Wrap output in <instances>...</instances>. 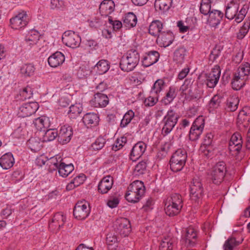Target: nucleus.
Segmentation results:
<instances>
[{
    "label": "nucleus",
    "mask_w": 250,
    "mask_h": 250,
    "mask_svg": "<svg viewBox=\"0 0 250 250\" xmlns=\"http://www.w3.org/2000/svg\"><path fill=\"white\" fill-rule=\"evenodd\" d=\"M64 60V56L62 53L56 52L48 58V62L50 66L56 67L62 64Z\"/></svg>",
    "instance_id": "obj_28"
},
{
    "label": "nucleus",
    "mask_w": 250,
    "mask_h": 250,
    "mask_svg": "<svg viewBox=\"0 0 250 250\" xmlns=\"http://www.w3.org/2000/svg\"><path fill=\"white\" fill-rule=\"evenodd\" d=\"M140 60V55L137 50H128L126 56H123L120 61V66L124 71L129 72L133 70L137 65Z\"/></svg>",
    "instance_id": "obj_4"
},
{
    "label": "nucleus",
    "mask_w": 250,
    "mask_h": 250,
    "mask_svg": "<svg viewBox=\"0 0 250 250\" xmlns=\"http://www.w3.org/2000/svg\"><path fill=\"white\" fill-rule=\"evenodd\" d=\"M39 108L36 102H30L23 104L19 109V115L22 118L29 117L36 112Z\"/></svg>",
    "instance_id": "obj_16"
},
{
    "label": "nucleus",
    "mask_w": 250,
    "mask_h": 250,
    "mask_svg": "<svg viewBox=\"0 0 250 250\" xmlns=\"http://www.w3.org/2000/svg\"><path fill=\"white\" fill-rule=\"evenodd\" d=\"M115 9V4L112 0H103L99 7L100 12L102 16H109Z\"/></svg>",
    "instance_id": "obj_26"
},
{
    "label": "nucleus",
    "mask_w": 250,
    "mask_h": 250,
    "mask_svg": "<svg viewBox=\"0 0 250 250\" xmlns=\"http://www.w3.org/2000/svg\"><path fill=\"white\" fill-rule=\"evenodd\" d=\"M242 140L241 135L237 132L234 133L230 138L229 149L232 155L236 156L242 148Z\"/></svg>",
    "instance_id": "obj_13"
},
{
    "label": "nucleus",
    "mask_w": 250,
    "mask_h": 250,
    "mask_svg": "<svg viewBox=\"0 0 250 250\" xmlns=\"http://www.w3.org/2000/svg\"><path fill=\"white\" fill-rule=\"evenodd\" d=\"M175 242L174 238L170 235L165 236L162 240L159 250H173V243Z\"/></svg>",
    "instance_id": "obj_32"
},
{
    "label": "nucleus",
    "mask_w": 250,
    "mask_h": 250,
    "mask_svg": "<svg viewBox=\"0 0 250 250\" xmlns=\"http://www.w3.org/2000/svg\"><path fill=\"white\" fill-rule=\"evenodd\" d=\"M35 68L33 64L27 63L23 64L21 68V73L25 77H29L33 75Z\"/></svg>",
    "instance_id": "obj_47"
},
{
    "label": "nucleus",
    "mask_w": 250,
    "mask_h": 250,
    "mask_svg": "<svg viewBox=\"0 0 250 250\" xmlns=\"http://www.w3.org/2000/svg\"><path fill=\"white\" fill-rule=\"evenodd\" d=\"M48 164L49 165L50 167H51L54 170L59 169L60 163H62V160L59 161L58 160V156H54L51 157L49 160L48 159Z\"/></svg>",
    "instance_id": "obj_59"
},
{
    "label": "nucleus",
    "mask_w": 250,
    "mask_h": 250,
    "mask_svg": "<svg viewBox=\"0 0 250 250\" xmlns=\"http://www.w3.org/2000/svg\"><path fill=\"white\" fill-rule=\"evenodd\" d=\"M175 91V88L174 87H170L169 88V90L167 93L164 99L166 104H167L170 103L176 97V94Z\"/></svg>",
    "instance_id": "obj_57"
},
{
    "label": "nucleus",
    "mask_w": 250,
    "mask_h": 250,
    "mask_svg": "<svg viewBox=\"0 0 250 250\" xmlns=\"http://www.w3.org/2000/svg\"><path fill=\"white\" fill-rule=\"evenodd\" d=\"M159 57V53L156 51L148 52L144 56L142 59V64L146 67L150 66L158 61Z\"/></svg>",
    "instance_id": "obj_25"
},
{
    "label": "nucleus",
    "mask_w": 250,
    "mask_h": 250,
    "mask_svg": "<svg viewBox=\"0 0 250 250\" xmlns=\"http://www.w3.org/2000/svg\"><path fill=\"white\" fill-rule=\"evenodd\" d=\"M58 137V133L55 129H47L43 135L42 142H50Z\"/></svg>",
    "instance_id": "obj_46"
},
{
    "label": "nucleus",
    "mask_w": 250,
    "mask_h": 250,
    "mask_svg": "<svg viewBox=\"0 0 250 250\" xmlns=\"http://www.w3.org/2000/svg\"><path fill=\"white\" fill-rule=\"evenodd\" d=\"M83 122L90 126H95L98 124L99 117L96 113H87L83 117Z\"/></svg>",
    "instance_id": "obj_33"
},
{
    "label": "nucleus",
    "mask_w": 250,
    "mask_h": 250,
    "mask_svg": "<svg viewBox=\"0 0 250 250\" xmlns=\"http://www.w3.org/2000/svg\"><path fill=\"white\" fill-rule=\"evenodd\" d=\"M145 187L143 182L136 180L130 184L125 195L126 200L130 203L138 202L145 192Z\"/></svg>",
    "instance_id": "obj_2"
},
{
    "label": "nucleus",
    "mask_w": 250,
    "mask_h": 250,
    "mask_svg": "<svg viewBox=\"0 0 250 250\" xmlns=\"http://www.w3.org/2000/svg\"><path fill=\"white\" fill-rule=\"evenodd\" d=\"M29 21L26 12L22 11L10 20V24L13 29L18 30L26 26Z\"/></svg>",
    "instance_id": "obj_12"
},
{
    "label": "nucleus",
    "mask_w": 250,
    "mask_h": 250,
    "mask_svg": "<svg viewBox=\"0 0 250 250\" xmlns=\"http://www.w3.org/2000/svg\"><path fill=\"white\" fill-rule=\"evenodd\" d=\"M250 73V64L246 62L241 64L233 73L231 85L233 89L239 90L245 85Z\"/></svg>",
    "instance_id": "obj_1"
},
{
    "label": "nucleus",
    "mask_w": 250,
    "mask_h": 250,
    "mask_svg": "<svg viewBox=\"0 0 250 250\" xmlns=\"http://www.w3.org/2000/svg\"><path fill=\"white\" fill-rule=\"evenodd\" d=\"M250 28V21H246L243 26L240 28L238 34L239 38H243L248 32Z\"/></svg>",
    "instance_id": "obj_60"
},
{
    "label": "nucleus",
    "mask_w": 250,
    "mask_h": 250,
    "mask_svg": "<svg viewBox=\"0 0 250 250\" xmlns=\"http://www.w3.org/2000/svg\"><path fill=\"white\" fill-rule=\"evenodd\" d=\"M190 196L191 200L198 202L202 198L203 194L202 184L198 179H194L190 186Z\"/></svg>",
    "instance_id": "obj_11"
},
{
    "label": "nucleus",
    "mask_w": 250,
    "mask_h": 250,
    "mask_svg": "<svg viewBox=\"0 0 250 250\" xmlns=\"http://www.w3.org/2000/svg\"><path fill=\"white\" fill-rule=\"evenodd\" d=\"M187 153L183 149H178L172 155L170 160V167L173 172L181 171L185 165Z\"/></svg>",
    "instance_id": "obj_5"
},
{
    "label": "nucleus",
    "mask_w": 250,
    "mask_h": 250,
    "mask_svg": "<svg viewBox=\"0 0 250 250\" xmlns=\"http://www.w3.org/2000/svg\"><path fill=\"white\" fill-rule=\"evenodd\" d=\"M85 179V176L83 174H81L76 176L74 179L67 184L66 186V189L70 190L75 188L78 187L82 184Z\"/></svg>",
    "instance_id": "obj_35"
},
{
    "label": "nucleus",
    "mask_w": 250,
    "mask_h": 250,
    "mask_svg": "<svg viewBox=\"0 0 250 250\" xmlns=\"http://www.w3.org/2000/svg\"><path fill=\"white\" fill-rule=\"evenodd\" d=\"M74 169L72 164L66 165L64 163H61L58 169L60 175L63 177H66L73 171Z\"/></svg>",
    "instance_id": "obj_37"
},
{
    "label": "nucleus",
    "mask_w": 250,
    "mask_h": 250,
    "mask_svg": "<svg viewBox=\"0 0 250 250\" xmlns=\"http://www.w3.org/2000/svg\"><path fill=\"white\" fill-rule=\"evenodd\" d=\"M172 0H156L154 5L156 9L165 12L167 11L171 7Z\"/></svg>",
    "instance_id": "obj_40"
},
{
    "label": "nucleus",
    "mask_w": 250,
    "mask_h": 250,
    "mask_svg": "<svg viewBox=\"0 0 250 250\" xmlns=\"http://www.w3.org/2000/svg\"><path fill=\"white\" fill-rule=\"evenodd\" d=\"M107 248L109 250H115L118 247V241L117 236L112 233H108L106 239Z\"/></svg>",
    "instance_id": "obj_38"
},
{
    "label": "nucleus",
    "mask_w": 250,
    "mask_h": 250,
    "mask_svg": "<svg viewBox=\"0 0 250 250\" xmlns=\"http://www.w3.org/2000/svg\"><path fill=\"white\" fill-rule=\"evenodd\" d=\"M108 21L112 25L114 30L120 29L123 25L121 21H113L111 17H108Z\"/></svg>",
    "instance_id": "obj_63"
},
{
    "label": "nucleus",
    "mask_w": 250,
    "mask_h": 250,
    "mask_svg": "<svg viewBox=\"0 0 250 250\" xmlns=\"http://www.w3.org/2000/svg\"><path fill=\"white\" fill-rule=\"evenodd\" d=\"M221 69L218 65H215L211 69L207 77V85L209 88H214L218 82L220 77Z\"/></svg>",
    "instance_id": "obj_17"
},
{
    "label": "nucleus",
    "mask_w": 250,
    "mask_h": 250,
    "mask_svg": "<svg viewBox=\"0 0 250 250\" xmlns=\"http://www.w3.org/2000/svg\"><path fill=\"white\" fill-rule=\"evenodd\" d=\"M65 218L61 212L56 213L49 224V228L52 231L58 230L62 227L65 222Z\"/></svg>",
    "instance_id": "obj_24"
},
{
    "label": "nucleus",
    "mask_w": 250,
    "mask_h": 250,
    "mask_svg": "<svg viewBox=\"0 0 250 250\" xmlns=\"http://www.w3.org/2000/svg\"><path fill=\"white\" fill-rule=\"evenodd\" d=\"M250 121V108L244 107L239 113L237 124L239 127L246 128L248 126Z\"/></svg>",
    "instance_id": "obj_19"
},
{
    "label": "nucleus",
    "mask_w": 250,
    "mask_h": 250,
    "mask_svg": "<svg viewBox=\"0 0 250 250\" xmlns=\"http://www.w3.org/2000/svg\"><path fill=\"white\" fill-rule=\"evenodd\" d=\"M33 124L37 130L45 131L50 126V121L48 117L42 116L35 119Z\"/></svg>",
    "instance_id": "obj_27"
},
{
    "label": "nucleus",
    "mask_w": 250,
    "mask_h": 250,
    "mask_svg": "<svg viewBox=\"0 0 250 250\" xmlns=\"http://www.w3.org/2000/svg\"><path fill=\"white\" fill-rule=\"evenodd\" d=\"M159 96L157 95H151L144 101V104L146 106H152L155 105L158 101Z\"/></svg>",
    "instance_id": "obj_58"
},
{
    "label": "nucleus",
    "mask_w": 250,
    "mask_h": 250,
    "mask_svg": "<svg viewBox=\"0 0 250 250\" xmlns=\"http://www.w3.org/2000/svg\"><path fill=\"white\" fill-rule=\"evenodd\" d=\"M174 39V36L171 32L163 31L159 34L156 42L160 46L166 47L172 43Z\"/></svg>",
    "instance_id": "obj_18"
},
{
    "label": "nucleus",
    "mask_w": 250,
    "mask_h": 250,
    "mask_svg": "<svg viewBox=\"0 0 250 250\" xmlns=\"http://www.w3.org/2000/svg\"><path fill=\"white\" fill-rule=\"evenodd\" d=\"M213 148L211 145H205L202 144L200 147V151L204 155L209 157L210 154L212 153Z\"/></svg>",
    "instance_id": "obj_61"
},
{
    "label": "nucleus",
    "mask_w": 250,
    "mask_h": 250,
    "mask_svg": "<svg viewBox=\"0 0 250 250\" xmlns=\"http://www.w3.org/2000/svg\"><path fill=\"white\" fill-rule=\"evenodd\" d=\"M32 89L29 86L24 87L20 91V99L21 100L29 99L32 97Z\"/></svg>",
    "instance_id": "obj_52"
},
{
    "label": "nucleus",
    "mask_w": 250,
    "mask_h": 250,
    "mask_svg": "<svg viewBox=\"0 0 250 250\" xmlns=\"http://www.w3.org/2000/svg\"><path fill=\"white\" fill-rule=\"evenodd\" d=\"M72 135V127L69 126L63 125L61 127L58 133V140L62 144H67L70 141Z\"/></svg>",
    "instance_id": "obj_21"
},
{
    "label": "nucleus",
    "mask_w": 250,
    "mask_h": 250,
    "mask_svg": "<svg viewBox=\"0 0 250 250\" xmlns=\"http://www.w3.org/2000/svg\"><path fill=\"white\" fill-rule=\"evenodd\" d=\"M165 85V82L163 79L157 80L154 83L150 91L151 95H159V93L163 89Z\"/></svg>",
    "instance_id": "obj_45"
},
{
    "label": "nucleus",
    "mask_w": 250,
    "mask_h": 250,
    "mask_svg": "<svg viewBox=\"0 0 250 250\" xmlns=\"http://www.w3.org/2000/svg\"><path fill=\"white\" fill-rule=\"evenodd\" d=\"M48 160V159L45 156L41 155L37 157L36 160V163L38 166L42 167L44 165Z\"/></svg>",
    "instance_id": "obj_64"
},
{
    "label": "nucleus",
    "mask_w": 250,
    "mask_h": 250,
    "mask_svg": "<svg viewBox=\"0 0 250 250\" xmlns=\"http://www.w3.org/2000/svg\"><path fill=\"white\" fill-rule=\"evenodd\" d=\"M223 17V13L220 11L212 10L209 13L208 21L211 26H216L220 23Z\"/></svg>",
    "instance_id": "obj_29"
},
{
    "label": "nucleus",
    "mask_w": 250,
    "mask_h": 250,
    "mask_svg": "<svg viewBox=\"0 0 250 250\" xmlns=\"http://www.w3.org/2000/svg\"><path fill=\"white\" fill-rule=\"evenodd\" d=\"M99 74H103L106 72L109 68L107 62L104 60L100 61L95 66Z\"/></svg>",
    "instance_id": "obj_48"
},
{
    "label": "nucleus",
    "mask_w": 250,
    "mask_h": 250,
    "mask_svg": "<svg viewBox=\"0 0 250 250\" xmlns=\"http://www.w3.org/2000/svg\"><path fill=\"white\" fill-rule=\"evenodd\" d=\"M186 50L184 47L178 48L174 53L173 61L177 63L181 64L184 62Z\"/></svg>",
    "instance_id": "obj_43"
},
{
    "label": "nucleus",
    "mask_w": 250,
    "mask_h": 250,
    "mask_svg": "<svg viewBox=\"0 0 250 250\" xmlns=\"http://www.w3.org/2000/svg\"><path fill=\"white\" fill-rule=\"evenodd\" d=\"M179 207H183V203L182 196L178 193H173L167 198L166 201Z\"/></svg>",
    "instance_id": "obj_44"
},
{
    "label": "nucleus",
    "mask_w": 250,
    "mask_h": 250,
    "mask_svg": "<svg viewBox=\"0 0 250 250\" xmlns=\"http://www.w3.org/2000/svg\"><path fill=\"white\" fill-rule=\"evenodd\" d=\"M109 103V99L106 95L97 93L94 97L90 101L91 106L94 107H104Z\"/></svg>",
    "instance_id": "obj_20"
},
{
    "label": "nucleus",
    "mask_w": 250,
    "mask_h": 250,
    "mask_svg": "<svg viewBox=\"0 0 250 250\" xmlns=\"http://www.w3.org/2000/svg\"><path fill=\"white\" fill-rule=\"evenodd\" d=\"M90 207L85 201H79L75 205L73 215L78 220L85 219L90 213Z\"/></svg>",
    "instance_id": "obj_9"
},
{
    "label": "nucleus",
    "mask_w": 250,
    "mask_h": 250,
    "mask_svg": "<svg viewBox=\"0 0 250 250\" xmlns=\"http://www.w3.org/2000/svg\"><path fill=\"white\" fill-rule=\"evenodd\" d=\"M212 0H202L200 4V10L201 13L206 15L211 11L210 3Z\"/></svg>",
    "instance_id": "obj_51"
},
{
    "label": "nucleus",
    "mask_w": 250,
    "mask_h": 250,
    "mask_svg": "<svg viewBox=\"0 0 250 250\" xmlns=\"http://www.w3.org/2000/svg\"><path fill=\"white\" fill-rule=\"evenodd\" d=\"M134 117V112L131 110H129L124 115L121 122V126L122 127L126 126L131 122Z\"/></svg>",
    "instance_id": "obj_53"
},
{
    "label": "nucleus",
    "mask_w": 250,
    "mask_h": 250,
    "mask_svg": "<svg viewBox=\"0 0 250 250\" xmlns=\"http://www.w3.org/2000/svg\"><path fill=\"white\" fill-rule=\"evenodd\" d=\"M40 37V33L36 30L30 31L26 36V41L29 45H37Z\"/></svg>",
    "instance_id": "obj_34"
},
{
    "label": "nucleus",
    "mask_w": 250,
    "mask_h": 250,
    "mask_svg": "<svg viewBox=\"0 0 250 250\" xmlns=\"http://www.w3.org/2000/svg\"><path fill=\"white\" fill-rule=\"evenodd\" d=\"M137 19L133 13L126 14L123 20L124 25L128 28L133 27L136 25Z\"/></svg>",
    "instance_id": "obj_39"
},
{
    "label": "nucleus",
    "mask_w": 250,
    "mask_h": 250,
    "mask_svg": "<svg viewBox=\"0 0 250 250\" xmlns=\"http://www.w3.org/2000/svg\"><path fill=\"white\" fill-rule=\"evenodd\" d=\"M177 120L178 117L175 113L172 110L168 111L163 120L164 125L162 128V133L165 135L170 133L177 124Z\"/></svg>",
    "instance_id": "obj_8"
},
{
    "label": "nucleus",
    "mask_w": 250,
    "mask_h": 250,
    "mask_svg": "<svg viewBox=\"0 0 250 250\" xmlns=\"http://www.w3.org/2000/svg\"><path fill=\"white\" fill-rule=\"evenodd\" d=\"M204 119L203 116H199L194 121L189 133V138L195 141L199 139L202 133L204 127Z\"/></svg>",
    "instance_id": "obj_7"
},
{
    "label": "nucleus",
    "mask_w": 250,
    "mask_h": 250,
    "mask_svg": "<svg viewBox=\"0 0 250 250\" xmlns=\"http://www.w3.org/2000/svg\"><path fill=\"white\" fill-rule=\"evenodd\" d=\"M14 159L11 153H7L0 158V166L5 169L11 168L14 164Z\"/></svg>",
    "instance_id": "obj_30"
},
{
    "label": "nucleus",
    "mask_w": 250,
    "mask_h": 250,
    "mask_svg": "<svg viewBox=\"0 0 250 250\" xmlns=\"http://www.w3.org/2000/svg\"><path fill=\"white\" fill-rule=\"evenodd\" d=\"M163 24L161 21L158 20L153 21L149 26L148 32L152 36L156 37L162 32Z\"/></svg>",
    "instance_id": "obj_31"
},
{
    "label": "nucleus",
    "mask_w": 250,
    "mask_h": 250,
    "mask_svg": "<svg viewBox=\"0 0 250 250\" xmlns=\"http://www.w3.org/2000/svg\"><path fill=\"white\" fill-rule=\"evenodd\" d=\"M239 4L237 2L231 1L228 4L225 13V16L229 20L234 19L237 23L241 22L248 12V6L243 5L238 11Z\"/></svg>",
    "instance_id": "obj_3"
},
{
    "label": "nucleus",
    "mask_w": 250,
    "mask_h": 250,
    "mask_svg": "<svg viewBox=\"0 0 250 250\" xmlns=\"http://www.w3.org/2000/svg\"><path fill=\"white\" fill-rule=\"evenodd\" d=\"M239 100L236 97H230L227 102V107L228 110L231 112L234 111L238 107Z\"/></svg>",
    "instance_id": "obj_50"
},
{
    "label": "nucleus",
    "mask_w": 250,
    "mask_h": 250,
    "mask_svg": "<svg viewBox=\"0 0 250 250\" xmlns=\"http://www.w3.org/2000/svg\"><path fill=\"white\" fill-rule=\"evenodd\" d=\"M146 147V145L143 142H139L133 147L131 153L130 159L135 161L143 154Z\"/></svg>",
    "instance_id": "obj_23"
},
{
    "label": "nucleus",
    "mask_w": 250,
    "mask_h": 250,
    "mask_svg": "<svg viewBox=\"0 0 250 250\" xmlns=\"http://www.w3.org/2000/svg\"><path fill=\"white\" fill-rule=\"evenodd\" d=\"M183 243L187 247H194L197 240V231L192 227H188L186 229V232L182 239Z\"/></svg>",
    "instance_id": "obj_15"
},
{
    "label": "nucleus",
    "mask_w": 250,
    "mask_h": 250,
    "mask_svg": "<svg viewBox=\"0 0 250 250\" xmlns=\"http://www.w3.org/2000/svg\"><path fill=\"white\" fill-rule=\"evenodd\" d=\"M227 172V167L224 162L217 163L208 173V179L214 184L219 185L223 180Z\"/></svg>",
    "instance_id": "obj_6"
},
{
    "label": "nucleus",
    "mask_w": 250,
    "mask_h": 250,
    "mask_svg": "<svg viewBox=\"0 0 250 250\" xmlns=\"http://www.w3.org/2000/svg\"><path fill=\"white\" fill-rule=\"evenodd\" d=\"M221 99L219 95H214L211 99L209 103V106L210 108H217L221 103Z\"/></svg>",
    "instance_id": "obj_62"
},
{
    "label": "nucleus",
    "mask_w": 250,
    "mask_h": 250,
    "mask_svg": "<svg viewBox=\"0 0 250 250\" xmlns=\"http://www.w3.org/2000/svg\"><path fill=\"white\" fill-rule=\"evenodd\" d=\"M82 106L80 104H76L70 106L68 113L71 118H75L82 112Z\"/></svg>",
    "instance_id": "obj_49"
},
{
    "label": "nucleus",
    "mask_w": 250,
    "mask_h": 250,
    "mask_svg": "<svg viewBox=\"0 0 250 250\" xmlns=\"http://www.w3.org/2000/svg\"><path fill=\"white\" fill-rule=\"evenodd\" d=\"M105 143V139L103 137L98 138L91 145V148L94 150L101 149Z\"/></svg>",
    "instance_id": "obj_56"
},
{
    "label": "nucleus",
    "mask_w": 250,
    "mask_h": 250,
    "mask_svg": "<svg viewBox=\"0 0 250 250\" xmlns=\"http://www.w3.org/2000/svg\"><path fill=\"white\" fill-rule=\"evenodd\" d=\"M182 208V207H178V206H177L174 204L165 202V212L169 216L177 215L180 212Z\"/></svg>",
    "instance_id": "obj_36"
},
{
    "label": "nucleus",
    "mask_w": 250,
    "mask_h": 250,
    "mask_svg": "<svg viewBox=\"0 0 250 250\" xmlns=\"http://www.w3.org/2000/svg\"><path fill=\"white\" fill-rule=\"evenodd\" d=\"M62 41L66 46L76 48L81 43V38L72 31H67L64 33L62 36Z\"/></svg>",
    "instance_id": "obj_10"
},
{
    "label": "nucleus",
    "mask_w": 250,
    "mask_h": 250,
    "mask_svg": "<svg viewBox=\"0 0 250 250\" xmlns=\"http://www.w3.org/2000/svg\"><path fill=\"white\" fill-rule=\"evenodd\" d=\"M117 232L123 237L127 236L131 231L130 221L125 218L118 219L115 223Z\"/></svg>",
    "instance_id": "obj_14"
},
{
    "label": "nucleus",
    "mask_w": 250,
    "mask_h": 250,
    "mask_svg": "<svg viewBox=\"0 0 250 250\" xmlns=\"http://www.w3.org/2000/svg\"><path fill=\"white\" fill-rule=\"evenodd\" d=\"M127 139L125 137H121L118 138L112 146V149L117 151L121 149L126 143Z\"/></svg>",
    "instance_id": "obj_55"
},
{
    "label": "nucleus",
    "mask_w": 250,
    "mask_h": 250,
    "mask_svg": "<svg viewBox=\"0 0 250 250\" xmlns=\"http://www.w3.org/2000/svg\"><path fill=\"white\" fill-rule=\"evenodd\" d=\"M242 241L243 240H236L235 238L231 237L225 241L223 246L224 250H233L235 247L241 244Z\"/></svg>",
    "instance_id": "obj_41"
},
{
    "label": "nucleus",
    "mask_w": 250,
    "mask_h": 250,
    "mask_svg": "<svg viewBox=\"0 0 250 250\" xmlns=\"http://www.w3.org/2000/svg\"><path fill=\"white\" fill-rule=\"evenodd\" d=\"M113 184V179L111 176L104 177L98 184V191L102 194L107 193L112 188Z\"/></svg>",
    "instance_id": "obj_22"
},
{
    "label": "nucleus",
    "mask_w": 250,
    "mask_h": 250,
    "mask_svg": "<svg viewBox=\"0 0 250 250\" xmlns=\"http://www.w3.org/2000/svg\"><path fill=\"white\" fill-rule=\"evenodd\" d=\"M147 167L146 162L142 161L139 162L135 167L134 173L136 175H140L145 173Z\"/></svg>",
    "instance_id": "obj_54"
},
{
    "label": "nucleus",
    "mask_w": 250,
    "mask_h": 250,
    "mask_svg": "<svg viewBox=\"0 0 250 250\" xmlns=\"http://www.w3.org/2000/svg\"><path fill=\"white\" fill-rule=\"evenodd\" d=\"M29 147L32 151L37 152L42 147V143L39 138L33 137L30 138L27 143Z\"/></svg>",
    "instance_id": "obj_42"
}]
</instances>
